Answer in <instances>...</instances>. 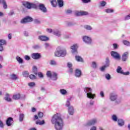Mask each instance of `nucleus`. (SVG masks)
Returning a JSON list of instances; mask_svg holds the SVG:
<instances>
[{
  "mask_svg": "<svg viewBox=\"0 0 130 130\" xmlns=\"http://www.w3.org/2000/svg\"><path fill=\"white\" fill-rule=\"evenodd\" d=\"M54 29H51V28H47L46 31L48 32V33H53Z\"/></svg>",
  "mask_w": 130,
  "mask_h": 130,
  "instance_id": "nucleus-48",
  "label": "nucleus"
},
{
  "mask_svg": "<svg viewBox=\"0 0 130 130\" xmlns=\"http://www.w3.org/2000/svg\"><path fill=\"white\" fill-rule=\"evenodd\" d=\"M50 64H51L52 66H56L57 64V63H56V61L52 60H51Z\"/></svg>",
  "mask_w": 130,
  "mask_h": 130,
  "instance_id": "nucleus-42",
  "label": "nucleus"
},
{
  "mask_svg": "<svg viewBox=\"0 0 130 130\" xmlns=\"http://www.w3.org/2000/svg\"><path fill=\"white\" fill-rule=\"evenodd\" d=\"M82 39L84 42H85V43H87V44H91V43L92 42V40H91V38L87 36H83Z\"/></svg>",
  "mask_w": 130,
  "mask_h": 130,
  "instance_id": "nucleus-9",
  "label": "nucleus"
},
{
  "mask_svg": "<svg viewBox=\"0 0 130 130\" xmlns=\"http://www.w3.org/2000/svg\"><path fill=\"white\" fill-rule=\"evenodd\" d=\"M50 3L53 7H56V5H57L56 0H50Z\"/></svg>",
  "mask_w": 130,
  "mask_h": 130,
  "instance_id": "nucleus-32",
  "label": "nucleus"
},
{
  "mask_svg": "<svg viewBox=\"0 0 130 130\" xmlns=\"http://www.w3.org/2000/svg\"><path fill=\"white\" fill-rule=\"evenodd\" d=\"M70 101H71V100L70 99L67 100L66 104V106L67 107H70V105H71V103H70Z\"/></svg>",
  "mask_w": 130,
  "mask_h": 130,
  "instance_id": "nucleus-41",
  "label": "nucleus"
},
{
  "mask_svg": "<svg viewBox=\"0 0 130 130\" xmlns=\"http://www.w3.org/2000/svg\"><path fill=\"white\" fill-rule=\"evenodd\" d=\"M10 79H11V80H13L14 81H16V80H18V79H19V77H18V75L16 74H12L10 76Z\"/></svg>",
  "mask_w": 130,
  "mask_h": 130,
  "instance_id": "nucleus-24",
  "label": "nucleus"
},
{
  "mask_svg": "<svg viewBox=\"0 0 130 130\" xmlns=\"http://www.w3.org/2000/svg\"><path fill=\"white\" fill-rule=\"evenodd\" d=\"M123 43L124 45H126L127 46H129V45H130L129 42L127 41H123Z\"/></svg>",
  "mask_w": 130,
  "mask_h": 130,
  "instance_id": "nucleus-43",
  "label": "nucleus"
},
{
  "mask_svg": "<svg viewBox=\"0 0 130 130\" xmlns=\"http://www.w3.org/2000/svg\"><path fill=\"white\" fill-rule=\"evenodd\" d=\"M31 56L34 59H39L41 57V55L38 53H34L31 54Z\"/></svg>",
  "mask_w": 130,
  "mask_h": 130,
  "instance_id": "nucleus-12",
  "label": "nucleus"
},
{
  "mask_svg": "<svg viewBox=\"0 0 130 130\" xmlns=\"http://www.w3.org/2000/svg\"><path fill=\"white\" fill-rule=\"evenodd\" d=\"M39 9L43 13H46V11H47L46 8H45V6H44V5L40 4L39 5Z\"/></svg>",
  "mask_w": 130,
  "mask_h": 130,
  "instance_id": "nucleus-20",
  "label": "nucleus"
},
{
  "mask_svg": "<svg viewBox=\"0 0 130 130\" xmlns=\"http://www.w3.org/2000/svg\"><path fill=\"white\" fill-rule=\"evenodd\" d=\"M0 4H3L4 9H6L8 8V6L7 5L5 0H0Z\"/></svg>",
  "mask_w": 130,
  "mask_h": 130,
  "instance_id": "nucleus-28",
  "label": "nucleus"
},
{
  "mask_svg": "<svg viewBox=\"0 0 130 130\" xmlns=\"http://www.w3.org/2000/svg\"><path fill=\"white\" fill-rule=\"evenodd\" d=\"M91 67L93 68V69H96V68H97V63L95 62H92Z\"/></svg>",
  "mask_w": 130,
  "mask_h": 130,
  "instance_id": "nucleus-47",
  "label": "nucleus"
},
{
  "mask_svg": "<svg viewBox=\"0 0 130 130\" xmlns=\"http://www.w3.org/2000/svg\"><path fill=\"white\" fill-rule=\"evenodd\" d=\"M46 75L48 78L53 81H56L57 80V74L53 71H48L46 73Z\"/></svg>",
  "mask_w": 130,
  "mask_h": 130,
  "instance_id": "nucleus-4",
  "label": "nucleus"
},
{
  "mask_svg": "<svg viewBox=\"0 0 130 130\" xmlns=\"http://www.w3.org/2000/svg\"><path fill=\"white\" fill-rule=\"evenodd\" d=\"M28 130H37V129H36V128L35 127H32V128H29Z\"/></svg>",
  "mask_w": 130,
  "mask_h": 130,
  "instance_id": "nucleus-64",
  "label": "nucleus"
},
{
  "mask_svg": "<svg viewBox=\"0 0 130 130\" xmlns=\"http://www.w3.org/2000/svg\"><path fill=\"white\" fill-rule=\"evenodd\" d=\"M118 124L119 126H122V125H124V121L122 119H119L118 120Z\"/></svg>",
  "mask_w": 130,
  "mask_h": 130,
  "instance_id": "nucleus-25",
  "label": "nucleus"
},
{
  "mask_svg": "<svg viewBox=\"0 0 130 130\" xmlns=\"http://www.w3.org/2000/svg\"><path fill=\"white\" fill-rule=\"evenodd\" d=\"M106 67L104 65V66L102 67L101 68H100V70L102 72H104V71L105 70V69H106Z\"/></svg>",
  "mask_w": 130,
  "mask_h": 130,
  "instance_id": "nucleus-57",
  "label": "nucleus"
},
{
  "mask_svg": "<svg viewBox=\"0 0 130 130\" xmlns=\"http://www.w3.org/2000/svg\"><path fill=\"white\" fill-rule=\"evenodd\" d=\"M33 21V18L27 16L24 18L23 19H22L21 21V23L22 24H25V23H28V22H32Z\"/></svg>",
  "mask_w": 130,
  "mask_h": 130,
  "instance_id": "nucleus-10",
  "label": "nucleus"
},
{
  "mask_svg": "<svg viewBox=\"0 0 130 130\" xmlns=\"http://www.w3.org/2000/svg\"><path fill=\"white\" fill-rule=\"evenodd\" d=\"M7 42L5 40H0V51L4 50V47L3 45L6 44Z\"/></svg>",
  "mask_w": 130,
  "mask_h": 130,
  "instance_id": "nucleus-15",
  "label": "nucleus"
},
{
  "mask_svg": "<svg viewBox=\"0 0 130 130\" xmlns=\"http://www.w3.org/2000/svg\"><path fill=\"white\" fill-rule=\"evenodd\" d=\"M117 94L115 92H111L110 93L109 98L111 101H115L116 100V102L118 104L121 102V100H117Z\"/></svg>",
  "mask_w": 130,
  "mask_h": 130,
  "instance_id": "nucleus-5",
  "label": "nucleus"
},
{
  "mask_svg": "<svg viewBox=\"0 0 130 130\" xmlns=\"http://www.w3.org/2000/svg\"><path fill=\"white\" fill-rule=\"evenodd\" d=\"M39 40H41V41H47V40H49V38L46 36H39Z\"/></svg>",
  "mask_w": 130,
  "mask_h": 130,
  "instance_id": "nucleus-19",
  "label": "nucleus"
},
{
  "mask_svg": "<svg viewBox=\"0 0 130 130\" xmlns=\"http://www.w3.org/2000/svg\"><path fill=\"white\" fill-rule=\"evenodd\" d=\"M111 55L113 56L114 58H115V59H119V58H120V56L119 55V54L115 51H112L111 52Z\"/></svg>",
  "mask_w": 130,
  "mask_h": 130,
  "instance_id": "nucleus-11",
  "label": "nucleus"
},
{
  "mask_svg": "<svg viewBox=\"0 0 130 130\" xmlns=\"http://www.w3.org/2000/svg\"><path fill=\"white\" fill-rule=\"evenodd\" d=\"M76 16H86L88 15V12L85 11L76 12Z\"/></svg>",
  "mask_w": 130,
  "mask_h": 130,
  "instance_id": "nucleus-16",
  "label": "nucleus"
},
{
  "mask_svg": "<svg viewBox=\"0 0 130 130\" xmlns=\"http://www.w3.org/2000/svg\"><path fill=\"white\" fill-rule=\"evenodd\" d=\"M67 67L68 68H72V67H73V64H72V63H71V62H68L67 63Z\"/></svg>",
  "mask_w": 130,
  "mask_h": 130,
  "instance_id": "nucleus-59",
  "label": "nucleus"
},
{
  "mask_svg": "<svg viewBox=\"0 0 130 130\" xmlns=\"http://www.w3.org/2000/svg\"><path fill=\"white\" fill-rule=\"evenodd\" d=\"M128 57V52H126L124 53L122 56V60L123 61H125L126 59H127V58Z\"/></svg>",
  "mask_w": 130,
  "mask_h": 130,
  "instance_id": "nucleus-18",
  "label": "nucleus"
},
{
  "mask_svg": "<svg viewBox=\"0 0 130 130\" xmlns=\"http://www.w3.org/2000/svg\"><path fill=\"white\" fill-rule=\"evenodd\" d=\"M0 127L1 128H4L5 127V124H4V122H3V121L0 120Z\"/></svg>",
  "mask_w": 130,
  "mask_h": 130,
  "instance_id": "nucleus-49",
  "label": "nucleus"
},
{
  "mask_svg": "<svg viewBox=\"0 0 130 130\" xmlns=\"http://www.w3.org/2000/svg\"><path fill=\"white\" fill-rule=\"evenodd\" d=\"M106 5V2H105V1H102L100 2V5L101 7H105Z\"/></svg>",
  "mask_w": 130,
  "mask_h": 130,
  "instance_id": "nucleus-46",
  "label": "nucleus"
},
{
  "mask_svg": "<svg viewBox=\"0 0 130 130\" xmlns=\"http://www.w3.org/2000/svg\"><path fill=\"white\" fill-rule=\"evenodd\" d=\"M38 115L40 118H41V117H43V113L38 112Z\"/></svg>",
  "mask_w": 130,
  "mask_h": 130,
  "instance_id": "nucleus-54",
  "label": "nucleus"
},
{
  "mask_svg": "<svg viewBox=\"0 0 130 130\" xmlns=\"http://www.w3.org/2000/svg\"><path fill=\"white\" fill-rule=\"evenodd\" d=\"M51 123L54 125L56 130H62L63 128V120L61 118V114L59 113L55 114L52 117Z\"/></svg>",
  "mask_w": 130,
  "mask_h": 130,
  "instance_id": "nucleus-1",
  "label": "nucleus"
},
{
  "mask_svg": "<svg viewBox=\"0 0 130 130\" xmlns=\"http://www.w3.org/2000/svg\"><path fill=\"white\" fill-rule=\"evenodd\" d=\"M22 75L25 78H28V77H29V72H28V71H23Z\"/></svg>",
  "mask_w": 130,
  "mask_h": 130,
  "instance_id": "nucleus-33",
  "label": "nucleus"
},
{
  "mask_svg": "<svg viewBox=\"0 0 130 130\" xmlns=\"http://www.w3.org/2000/svg\"><path fill=\"white\" fill-rule=\"evenodd\" d=\"M96 123H97V119L94 118L87 121L84 125L86 127L91 126V125H94Z\"/></svg>",
  "mask_w": 130,
  "mask_h": 130,
  "instance_id": "nucleus-7",
  "label": "nucleus"
},
{
  "mask_svg": "<svg viewBox=\"0 0 130 130\" xmlns=\"http://www.w3.org/2000/svg\"><path fill=\"white\" fill-rule=\"evenodd\" d=\"M127 20H130V14L124 17L125 21H127Z\"/></svg>",
  "mask_w": 130,
  "mask_h": 130,
  "instance_id": "nucleus-52",
  "label": "nucleus"
},
{
  "mask_svg": "<svg viewBox=\"0 0 130 130\" xmlns=\"http://www.w3.org/2000/svg\"><path fill=\"white\" fill-rule=\"evenodd\" d=\"M105 12L108 14H110V13H113V10L111 9H106Z\"/></svg>",
  "mask_w": 130,
  "mask_h": 130,
  "instance_id": "nucleus-38",
  "label": "nucleus"
},
{
  "mask_svg": "<svg viewBox=\"0 0 130 130\" xmlns=\"http://www.w3.org/2000/svg\"><path fill=\"white\" fill-rule=\"evenodd\" d=\"M59 92L60 94H61V95H67V94L68 93L67 90L63 89H60Z\"/></svg>",
  "mask_w": 130,
  "mask_h": 130,
  "instance_id": "nucleus-31",
  "label": "nucleus"
},
{
  "mask_svg": "<svg viewBox=\"0 0 130 130\" xmlns=\"http://www.w3.org/2000/svg\"><path fill=\"white\" fill-rule=\"evenodd\" d=\"M79 48V45L78 44H74L71 47V51L73 54H77L78 53V48Z\"/></svg>",
  "mask_w": 130,
  "mask_h": 130,
  "instance_id": "nucleus-8",
  "label": "nucleus"
},
{
  "mask_svg": "<svg viewBox=\"0 0 130 130\" xmlns=\"http://www.w3.org/2000/svg\"><path fill=\"white\" fill-rule=\"evenodd\" d=\"M123 71H122V69L121 67H120V66L117 67V73H118L119 74H121V73H123Z\"/></svg>",
  "mask_w": 130,
  "mask_h": 130,
  "instance_id": "nucleus-35",
  "label": "nucleus"
},
{
  "mask_svg": "<svg viewBox=\"0 0 130 130\" xmlns=\"http://www.w3.org/2000/svg\"><path fill=\"white\" fill-rule=\"evenodd\" d=\"M22 5L24 7L29 9H31V8H36V5L26 1L22 2Z\"/></svg>",
  "mask_w": 130,
  "mask_h": 130,
  "instance_id": "nucleus-6",
  "label": "nucleus"
},
{
  "mask_svg": "<svg viewBox=\"0 0 130 130\" xmlns=\"http://www.w3.org/2000/svg\"><path fill=\"white\" fill-rule=\"evenodd\" d=\"M24 58L25 60H30V56L28 55H25Z\"/></svg>",
  "mask_w": 130,
  "mask_h": 130,
  "instance_id": "nucleus-55",
  "label": "nucleus"
},
{
  "mask_svg": "<svg viewBox=\"0 0 130 130\" xmlns=\"http://www.w3.org/2000/svg\"><path fill=\"white\" fill-rule=\"evenodd\" d=\"M112 119L114 121H117V116L115 115H113L112 116Z\"/></svg>",
  "mask_w": 130,
  "mask_h": 130,
  "instance_id": "nucleus-40",
  "label": "nucleus"
},
{
  "mask_svg": "<svg viewBox=\"0 0 130 130\" xmlns=\"http://www.w3.org/2000/svg\"><path fill=\"white\" fill-rule=\"evenodd\" d=\"M53 34L58 37H59L61 35V33L60 32V31H59L58 29H55V30L54 29L53 31Z\"/></svg>",
  "mask_w": 130,
  "mask_h": 130,
  "instance_id": "nucleus-22",
  "label": "nucleus"
},
{
  "mask_svg": "<svg viewBox=\"0 0 130 130\" xmlns=\"http://www.w3.org/2000/svg\"><path fill=\"white\" fill-rule=\"evenodd\" d=\"M16 59L19 63H23L24 62L23 59L19 56L16 57Z\"/></svg>",
  "mask_w": 130,
  "mask_h": 130,
  "instance_id": "nucleus-27",
  "label": "nucleus"
},
{
  "mask_svg": "<svg viewBox=\"0 0 130 130\" xmlns=\"http://www.w3.org/2000/svg\"><path fill=\"white\" fill-rule=\"evenodd\" d=\"M20 98H21V95L20 93L15 94L13 96V99H14V100H18Z\"/></svg>",
  "mask_w": 130,
  "mask_h": 130,
  "instance_id": "nucleus-26",
  "label": "nucleus"
},
{
  "mask_svg": "<svg viewBox=\"0 0 130 130\" xmlns=\"http://www.w3.org/2000/svg\"><path fill=\"white\" fill-rule=\"evenodd\" d=\"M90 130H97V127H96V126H93L90 128Z\"/></svg>",
  "mask_w": 130,
  "mask_h": 130,
  "instance_id": "nucleus-61",
  "label": "nucleus"
},
{
  "mask_svg": "<svg viewBox=\"0 0 130 130\" xmlns=\"http://www.w3.org/2000/svg\"><path fill=\"white\" fill-rule=\"evenodd\" d=\"M32 72L33 73H34V74L35 75H37L38 74V73H37V67H36V66H34L32 67Z\"/></svg>",
  "mask_w": 130,
  "mask_h": 130,
  "instance_id": "nucleus-36",
  "label": "nucleus"
},
{
  "mask_svg": "<svg viewBox=\"0 0 130 130\" xmlns=\"http://www.w3.org/2000/svg\"><path fill=\"white\" fill-rule=\"evenodd\" d=\"M29 87H34L35 86V83L34 82H29L28 83Z\"/></svg>",
  "mask_w": 130,
  "mask_h": 130,
  "instance_id": "nucleus-50",
  "label": "nucleus"
},
{
  "mask_svg": "<svg viewBox=\"0 0 130 130\" xmlns=\"http://www.w3.org/2000/svg\"><path fill=\"white\" fill-rule=\"evenodd\" d=\"M58 4L60 8H61L63 6V1L62 0H57Z\"/></svg>",
  "mask_w": 130,
  "mask_h": 130,
  "instance_id": "nucleus-34",
  "label": "nucleus"
},
{
  "mask_svg": "<svg viewBox=\"0 0 130 130\" xmlns=\"http://www.w3.org/2000/svg\"><path fill=\"white\" fill-rule=\"evenodd\" d=\"M4 99L5 100H6V101H8V102H11L12 101V99L11 98V95L8 93H7L5 95Z\"/></svg>",
  "mask_w": 130,
  "mask_h": 130,
  "instance_id": "nucleus-21",
  "label": "nucleus"
},
{
  "mask_svg": "<svg viewBox=\"0 0 130 130\" xmlns=\"http://www.w3.org/2000/svg\"><path fill=\"white\" fill-rule=\"evenodd\" d=\"M84 28H85L86 30H92V26H91L90 25H85Z\"/></svg>",
  "mask_w": 130,
  "mask_h": 130,
  "instance_id": "nucleus-37",
  "label": "nucleus"
},
{
  "mask_svg": "<svg viewBox=\"0 0 130 130\" xmlns=\"http://www.w3.org/2000/svg\"><path fill=\"white\" fill-rule=\"evenodd\" d=\"M13 122H14V120L13 119V118L9 117L8 118H7V120H6V124L7 126H11V125L13 124Z\"/></svg>",
  "mask_w": 130,
  "mask_h": 130,
  "instance_id": "nucleus-13",
  "label": "nucleus"
},
{
  "mask_svg": "<svg viewBox=\"0 0 130 130\" xmlns=\"http://www.w3.org/2000/svg\"><path fill=\"white\" fill-rule=\"evenodd\" d=\"M75 76L77 78H80L82 76V72L79 69H76L75 71Z\"/></svg>",
  "mask_w": 130,
  "mask_h": 130,
  "instance_id": "nucleus-17",
  "label": "nucleus"
},
{
  "mask_svg": "<svg viewBox=\"0 0 130 130\" xmlns=\"http://www.w3.org/2000/svg\"><path fill=\"white\" fill-rule=\"evenodd\" d=\"M105 78L107 79V80H110L111 79V77L110 76V75L109 74H106L105 75Z\"/></svg>",
  "mask_w": 130,
  "mask_h": 130,
  "instance_id": "nucleus-45",
  "label": "nucleus"
},
{
  "mask_svg": "<svg viewBox=\"0 0 130 130\" xmlns=\"http://www.w3.org/2000/svg\"><path fill=\"white\" fill-rule=\"evenodd\" d=\"M24 114H20L19 115V121H22L24 119Z\"/></svg>",
  "mask_w": 130,
  "mask_h": 130,
  "instance_id": "nucleus-39",
  "label": "nucleus"
},
{
  "mask_svg": "<svg viewBox=\"0 0 130 130\" xmlns=\"http://www.w3.org/2000/svg\"><path fill=\"white\" fill-rule=\"evenodd\" d=\"M38 76L39 78H43V74L41 72H39L38 73Z\"/></svg>",
  "mask_w": 130,
  "mask_h": 130,
  "instance_id": "nucleus-56",
  "label": "nucleus"
},
{
  "mask_svg": "<svg viewBox=\"0 0 130 130\" xmlns=\"http://www.w3.org/2000/svg\"><path fill=\"white\" fill-rule=\"evenodd\" d=\"M121 75H124V76H128V75H129V72L127 71L126 72H121Z\"/></svg>",
  "mask_w": 130,
  "mask_h": 130,
  "instance_id": "nucleus-53",
  "label": "nucleus"
},
{
  "mask_svg": "<svg viewBox=\"0 0 130 130\" xmlns=\"http://www.w3.org/2000/svg\"><path fill=\"white\" fill-rule=\"evenodd\" d=\"M100 95L102 97V98H103V97H104V92L103 91H101Z\"/></svg>",
  "mask_w": 130,
  "mask_h": 130,
  "instance_id": "nucleus-60",
  "label": "nucleus"
},
{
  "mask_svg": "<svg viewBox=\"0 0 130 130\" xmlns=\"http://www.w3.org/2000/svg\"><path fill=\"white\" fill-rule=\"evenodd\" d=\"M85 93H86V96L87 98L89 99H94L96 97V94L95 93H92V88L90 87H85L84 89Z\"/></svg>",
  "mask_w": 130,
  "mask_h": 130,
  "instance_id": "nucleus-3",
  "label": "nucleus"
},
{
  "mask_svg": "<svg viewBox=\"0 0 130 130\" xmlns=\"http://www.w3.org/2000/svg\"><path fill=\"white\" fill-rule=\"evenodd\" d=\"M82 2L85 3H90V2H91V0H82Z\"/></svg>",
  "mask_w": 130,
  "mask_h": 130,
  "instance_id": "nucleus-62",
  "label": "nucleus"
},
{
  "mask_svg": "<svg viewBox=\"0 0 130 130\" xmlns=\"http://www.w3.org/2000/svg\"><path fill=\"white\" fill-rule=\"evenodd\" d=\"M23 35L25 37H28V36H29V32H28V31H23Z\"/></svg>",
  "mask_w": 130,
  "mask_h": 130,
  "instance_id": "nucleus-51",
  "label": "nucleus"
},
{
  "mask_svg": "<svg viewBox=\"0 0 130 130\" xmlns=\"http://www.w3.org/2000/svg\"><path fill=\"white\" fill-rule=\"evenodd\" d=\"M66 55H67V51L66 49L60 47H58L57 49V51L55 52V56H57L58 57L60 56L63 57L64 56H66Z\"/></svg>",
  "mask_w": 130,
  "mask_h": 130,
  "instance_id": "nucleus-2",
  "label": "nucleus"
},
{
  "mask_svg": "<svg viewBox=\"0 0 130 130\" xmlns=\"http://www.w3.org/2000/svg\"><path fill=\"white\" fill-rule=\"evenodd\" d=\"M104 66L107 68H108L110 66V61L109 58L106 59V64Z\"/></svg>",
  "mask_w": 130,
  "mask_h": 130,
  "instance_id": "nucleus-30",
  "label": "nucleus"
},
{
  "mask_svg": "<svg viewBox=\"0 0 130 130\" xmlns=\"http://www.w3.org/2000/svg\"><path fill=\"white\" fill-rule=\"evenodd\" d=\"M45 123V121L44 120H38L37 121H36V124H39V125H43Z\"/></svg>",
  "mask_w": 130,
  "mask_h": 130,
  "instance_id": "nucleus-23",
  "label": "nucleus"
},
{
  "mask_svg": "<svg viewBox=\"0 0 130 130\" xmlns=\"http://www.w3.org/2000/svg\"><path fill=\"white\" fill-rule=\"evenodd\" d=\"M75 112V109H74V107L72 106H70L68 108V113L70 115H73Z\"/></svg>",
  "mask_w": 130,
  "mask_h": 130,
  "instance_id": "nucleus-14",
  "label": "nucleus"
},
{
  "mask_svg": "<svg viewBox=\"0 0 130 130\" xmlns=\"http://www.w3.org/2000/svg\"><path fill=\"white\" fill-rule=\"evenodd\" d=\"M29 78L31 79V80H35V79H36V76L31 74L29 75Z\"/></svg>",
  "mask_w": 130,
  "mask_h": 130,
  "instance_id": "nucleus-44",
  "label": "nucleus"
},
{
  "mask_svg": "<svg viewBox=\"0 0 130 130\" xmlns=\"http://www.w3.org/2000/svg\"><path fill=\"white\" fill-rule=\"evenodd\" d=\"M75 59H76V60H77V61H80L81 62H83V61H84L83 58L80 56L76 55L75 56Z\"/></svg>",
  "mask_w": 130,
  "mask_h": 130,
  "instance_id": "nucleus-29",
  "label": "nucleus"
},
{
  "mask_svg": "<svg viewBox=\"0 0 130 130\" xmlns=\"http://www.w3.org/2000/svg\"><path fill=\"white\" fill-rule=\"evenodd\" d=\"M33 48H35V49H38V48H40V46L38 45H36L34 46Z\"/></svg>",
  "mask_w": 130,
  "mask_h": 130,
  "instance_id": "nucleus-58",
  "label": "nucleus"
},
{
  "mask_svg": "<svg viewBox=\"0 0 130 130\" xmlns=\"http://www.w3.org/2000/svg\"><path fill=\"white\" fill-rule=\"evenodd\" d=\"M113 45V47H114V49H116V48H117V47L118 46L117 45V44H114Z\"/></svg>",
  "mask_w": 130,
  "mask_h": 130,
  "instance_id": "nucleus-63",
  "label": "nucleus"
}]
</instances>
